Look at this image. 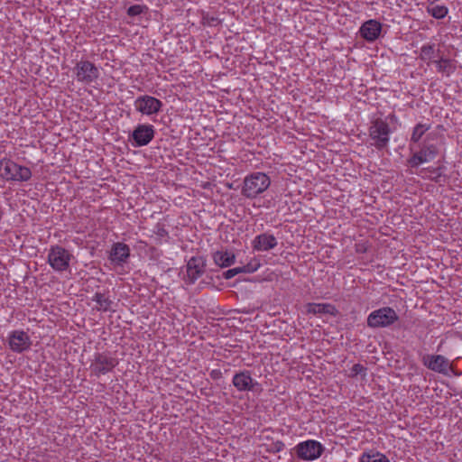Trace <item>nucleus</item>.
<instances>
[{
  "label": "nucleus",
  "instance_id": "nucleus-1",
  "mask_svg": "<svg viewBox=\"0 0 462 462\" xmlns=\"http://www.w3.org/2000/svg\"><path fill=\"white\" fill-rule=\"evenodd\" d=\"M271 184L270 178L263 172H254L244 180L242 195L247 199L256 198L265 191Z\"/></svg>",
  "mask_w": 462,
  "mask_h": 462
},
{
  "label": "nucleus",
  "instance_id": "nucleus-2",
  "mask_svg": "<svg viewBox=\"0 0 462 462\" xmlns=\"http://www.w3.org/2000/svg\"><path fill=\"white\" fill-rule=\"evenodd\" d=\"M399 319L396 311L391 307H382L373 310L366 319L369 328L377 329L389 328Z\"/></svg>",
  "mask_w": 462,
  "mask_h": 462
},
{
  "label": "nucleus",
  "instance_id": "nucleus-3",
  "mask_svg": "<svg viewBox=\"0 0 462 462\" xmlns=\"http://www.w3.org/2000/svg\"><path fill=\"white\" fill-rule=\"evenodd\" d=\"M0 176L6 180L26 181L32 177L28 167L18 165L10 160L0 162Z\"/></svg>",
  "mask_w": 462,
  "mask_h": 462
},
{
  "label": "nucleus",
  "instance_id": "nucleus-4",
  "mask_svg": "<svg viewBox=\"0 0 462 462\" xmlns=\"http://www.w3.org/2000/svg\"><path fill=\"white\" fill-rule=\"evenodd\" d=\"M397 117L390 115L385 120L377 119L370 127V136L373 140L386 143L389 141V134L393 131L391 125L397 124Z\"/></svg>",
  "mask_w": 462,
  "mask_h": 462
},
{
  "label": "nucleus",
  "instance_id": "nucleus-5",
  "mask_svg": "<svg viewBox=\"0 0 462 462\" xmlns=\"http://www.w3.org/2000/svg\"><path fill=\"white\" fill-rule=\"evenodd\" d=\"M76 79L83 84H91L99 77L97 67L89 60H80L73 69Z\"/></svg>",
  "mask_w": 462,
  "mask_h": 462
},
{
  "label": "nucleus",
  "instance_id": "nucleus-6",
  "mask_svg": "<svg viewBox=\"0 0 462 462\" xmlns=\"http://www.w3.org/2000/svg\"><path fill=\"white\" fill-rule=\"evenodd\" d=\"M72 254L60 245L51 246L48 254V263L57 272L66 271L69 266Z\"/></svg>",
  "mask_w": 462,
  "mask_h": 462
},
{
  "label": "nucleus",
  "instance_id": "nucleus-7",
  "mask_svg": "<svg viewBox=\"0 0 462 462\" xmlns=\"http://www.w3.org/2000/svg\"><path fill=\"white\" fill-rule=\"evenodd\" d=\"M437 153L436 146H411L408 165L411 168H418L420 165L432 161Z\"/></svg>",
  "mask_w": 462,
  "mask_h": 462
},
{
  "label": "nucleus",
  "instance_id": "nucleus-8",
  "mask_svg": "<svg viewBox=\"0 0 462 462\" xmlns=\"http://www.w3.org/2000/svg\"><path fill=\"white\" fill-rule=\"evenodd\" d=\"M134 106L142 115L151 116L162 109V102L154 97L143 95L134 100Z\"/></svg>",
  "mask_w": 462,
  "mask_h": 462
},
{
  "label": "nucleus",
  "instance_id": "nucleus-9",
  "mask_svg": "<svg viewBox=\"0 0 462 462\" xmlns=\"http://www.w3.org/2000/svg\"><path fill=\"white\" fill-rule=\"evenodd\" d=\"M295 449L300 459L314 460L322 455L324 447L319 441L307 440L299 443Z\"/></svg>",
  "mask_w": 462,
  "mask_h": 462
},
{
  "label": "nucleus",
  "instance_id": "nucleus-10",
  "mask_svg": "<svg viewBox=\"0 0 462 462\" xmlns=\"http://www.w3.org/2000/svg\"><path fill=\"white\" fill-rule=\"evenodd\" d=\"M232 383L239 392H255L262 390L260 383L252 378L249 370H243L235 374Z\"/></svg>",
  "mask_w": 462,
  "mask_h": 462
},
{
  "label": "nucleus",
  "instance_id": "nucleus-11",
  "mask_svg": "<svg viewBox=\"0 0 462 462\" xmlns=\"http://www.w3.org/2000/svg\"><path fill=\"white\" fill-rule=\"evenodd\" d=\"M206 270V259L203 256H192L187 263L185 281L189 284H193L203 275Z\"/></svg>",
  "mask_w": 462,
  "mask_h": 462
},
{
  "label": "nucleus",
  "instance_id": "nucleus-12",
  "mask_svg": "<svg viewBox=\"0 0 462 462\" xmlns=\"http://www.w3.org/2000/svg\"><path fill=\"white\" fill-rule=\"evenodd\" d=\"M422 364L428 369L445 375L448 374L449 370L453 371L448 359L441 355H425L422 357Z\"/></svg>",
  "mask_w": 462,
  "mask_h": 462
},
{
  "label": "nucleus",
  "instance_id": "nucleus-13",
  "mask_svg": "<svg viewBox=\"0 0 462 462\" xmlns=\"http://www.w3.org/2000/svg\"><path fill=\"white\" fill-rule=\"evenodd\" d=\"M117 364L118 362L114 357L105 354H97L91 365V369L95 375L99 376L100 374H106L111 372Z\"/></svg>",
  "mask_w": 462,
  "mask_h": 462
},
{
  "label": "nucleus",
  "instance_id": "nucleus-14",
  "mask_svg": "<svg viewBox=\"0 0 462 462\" xmlns=\"http://www.w3.org/2000/svg\"><path fill=\"white\" fill-rule=\"evenodd\" d=\"M9 346L14 352L22 353L32 345L29 335L23 330H14L9 336Z\"/></svg>",
  "mask_w": 462,
  "mask_h": 462
},
{
  "label": "nucleus",
  "instance_id": "nucleus-15",
  "mask_svg": "<svg viewBox=\"0 0 462 462\" xmlns=\"http://www.w3.org/2000/svg\"><path fill=\"white\" fill-rule=\"evenodd\" d=\"M154 136V128L152 125H139L133 132L132 137L136 144H148Z\"/></svg>",
  "mask_w": 462,
  "mask_h": 462
},
{
  "label": "nucleus",
  "instance_id": "nucleus-16",
  "mask_svg": "<svg viewBox=\"0 0 462 462\" xmlns=\"http://www.w3.org/2000/svg\"><path fill=\"white\" fill-rule=\"evenodd\" d=\"M276 237L269 233H263L254 237L252 246L255 251H269L277 245Z\"/></svg>",
  "mask_w": 462,
  "mask_h": 462
},
{
  "label": "nucleus",
  "instance_id": "nucleus-17",
  "mask_svg": "<svg viewBox=\"0 0 462 462\" xmlns=\"http://www.w3.org/2000/svg\"><path fill=\"white\" fill-rule=\"evenodd\" d=\"M382 24L376 20H368L360 27L361 36L367 42L375 41L381 33Z\"/></svg>",
  "mask_w": 462,
  "mask_h": 462
},
{
  "label": "nucleus",
  "instance_id": "nucleus-18",
  "mask_svg": "<svg viewBox=\"0 0 462 462\" xmlns=\"http://www.w3.org/2000/svg\"><path fill=\"white\" fill-rule=\"evenodd\" d=\"M130 256V248L124 243H116L110 252L109 259L117 265L125 263Z\"/></svg>",
  "mask_w": 462,
  "mask_h": 462
},
{
  "label": "nucleus",
  "instance_id": "nucleus-19",
  "mask_svg": "<svg viewBox=\"0 0 462 462\" xmlns=\"http://www.w3.org/2000/svg\"><path fill=\"white\" fill-rule=\"evenodd\" d=\"M306 311L313 315L328 314L333 317L338 313L337 308L330 303H308L306 305Z\"/></svg>",
  "mask_w": 462,
  "mask_h": 462
},
{
  "label": "nucleus",
  "instance_id": "nucleus-20",
  "mask_svg": "<svg viewBox=\"0 0 462 462\" xmlns=\"http://www.w3.org/2000/svg\"><path fill=\"white\" fill-rule=\"evenodd\" d=\"M440 57V51L436 48L433 43H426L421 46L420 51V58L426 61L428 64L435 63Z\"/></svg>",
  "mask_w": 462,
  "mask_h": 462
},
{
  "label": "nucleus",
  "instance_id": "nucleus-21",
  "mask_svg": "<svg viewBox=\"0 0 462 462\" xmlns=\"http://www.w3.org/2000/svg\"><path fill=\"white\" fill-rule=\"evenodd\" d=\"M212 257L214 263L221 268L229 267L236 262L235 254L228 251H217Z\"/></svg>",
  "mask_w": 462,
  "mask_h": 462
},
{
  "label": "nucleus",
  "instance_id": "nucleus-22",
  "mask_svg": "<svg viewBox=\"0 0 462 462\" xmlns=\"http://www.w3.org/2000/svg\"><path fill=\"white\" fill-rule=\"evenodd\" d=\"M435 64H436L437 70L439 73H442L443 75H446V76L451 75L456 70L455 61L450 59L443 58L440 56L436 60Z\"/></svg>",
  "mask_w": 462,
  "mask_h": 462
},
{
  "label": "nucleus",
  "instance_id": "nucleus-23",
  "mask_svg": "<svg viewBox=\"0 0 462 462\" xmlns=\"http://www.w3.org/2000/svg\"><path fill=\"white\" fill-rule=\"evenodd\" d=\"M427 12L436 19H443L448 14V9L442 5H430L427 6Z\"/></svg>",
  "mask_w": 462,
  "mask_h": 462
},
{
  "label": "nucleus",
  "instance_id": "nucleus-24",
  "mask_svg": "<svg viewBox=\"0 0 462 462\" xmlns=\"http://www.w3.org/2000/svg\"><path fill=\"white\" fill-rule=\"evenodd\" d=\"M92 300L98 304L97 310L107 311L110 309L112 300L105 296L104 293L96 292L92 297Z\"/></svg>",
  "mask_w": 462,
  "mask_h": 462
},
{
  "label": "nucleus",
  "instance_id": "nucleus-25",
  "mask_svg": "<svg viewBox=\"0 0 462 462\" xmlns=\"http://www.w3.org/2000/svg\"><path fill=\"white\" fill-rule=\"evenodd\" d=\"M359 462H390L389 458L382 453H363L359 458Z\"/></svg>",
  "mask_w": 462,
  "mask_h": 462
},
{
  "label": "nucleus",
  "instance_id": "nucleus-26",
  "mask_svg": "<svg viewBox=\"0 0 462 462\" xmlns=\"http://www.w3.org/2000/svg\"><path fill=\"white\" fill-rule=\"evenodd\" d=\"M430 129V125L427 124H418L411 134V141L417 143L420 140L422 135Z\"/></svg>",
  "mask_w": 462,
  "mask_h": 462
},
{
  "label": "nucleus",
  "instance_id": "nucleus-27",
  "mask_svg": "<svg viewBox=\"0 0 462 462\" xmlns=\"http://www.w3.org/2000/svg\"><path fill=\"white\" fill-rule=\"evenodd\" d=\"M51 152H53V158L51 161V164H62L66 162V156L65 153L59 149V146H53L51 148Z\"/></svg>",
  "mask_w": 462,
  "mask_h": 462
},
{
  "label": "nucleus",
  "instance_id": "nucleus-28",
  "mask_svg": "<svg viewBox=\"0 0 462 462\" xmlns=\"http://www.w3.org/2000/svg\"><path fill=\"white\" fill-rule=\"evenodd\" d=\"M261 266V263L258 260L253 259L245 265L240 266L239 268L242 270V273H252L256 272L259 267Z\"/></svg>",
  "mask_w": 462,
  "mask_h": 462
},
{
  "label": "nucleus",
  "instance_id": "nucleus-29",
  "mask_svg": "<svg viewBox=\"0 0 462 462\" xmlns=\"http://www.w3.org/2000/svg\"><path fill=\"white\" fill-rule=\"evenodd\" d=\"M147 10V7L145 5H134L128 8L127 14L130 16H136L143 13H144Z\"/></svg>",
  "mask_w": 462,
  "mask_h": 462
},
{
  "label": "nucleus",
  "instance_id": "nucleus-30",
  "mask_svg": "<svg viewBox=\"0 0 462 462\" xmlns=\"http://www.w3.org/2000/svg\"><path fill=\"white\" fill-rule=\"evenodd\" d=\"M284 443L281 440H277L275 442H272L267 446L266 450L271 453H278L284 448Z\"/></svg>",
  "mask_w": 462,
  "mask_h": 462
},
{
  "label": "nucleus",
  "instance_id": "nucleus-31",
  "mask_svg": "<svg viewBox=\"0 0 462 462\" xmlns=\"http://www.w3.org/2000/svg\"><path fill=\"white\" fill-rule=\"evenodd\" d=\"M239 273H242V270L239 267H236L224 272L222 276L224 279L229 280Z\"/></svg>",
  "mask_w": 462,
  "mask_h": 462
},
{
  "label": "nucleus",
  "instance_id": "nucleus-32",
  "mask_svg": "<svg viewBox=\"0 0 462 462\" xmlns=\"http://www.w3.org/2000/svg\"><path fill=\"white\" fill-rule=\"evenodd\" d=\"M116 150L121 154H125L127 156V160H131L130 153L136 154L135 151H131L129 146H116Z\"/></svg>",
  "mask_w": 462,
  "mask_h": 462
},
{
  "label": "nucleus",
  "instance_id": "nucleus-33",
  "mask_svg": "<svg viewBox=\"0 0 462 462\" xmlns=\"http://www.w3.org/2000/svg\"><path fill=\"white\" fill-rule=\"evenodd\" d=\"M351 371L355 375L361 374H364V375H365L366 368L360 364H356L353 365Z\"/></svg>",
  "mask_w": 462,
  "mask_h": 462
},
{
  "label": "nucleus",
  "instance_id": "nucleus-34",
  "mask_svg": "<svg viewBox=\"0 0 462 462\" xmlns=\"http://www.w3.org/2000/svg\"><path fill=\"white\" fill-rule=\"evenodd\" d=\"M156 230L154 231V233L160 236V237H165V236H168V231L164 228L163 226H161V225H157L156 226Z\"/></svg>",
  "mask_w": 462,
  "mask_h": 462
},
{
  "label": "nucleus",
  "instance_id": "nucleus-35",
  "mask_svg": "<svg viewBox=\"0 0 462 462\" xmlns=\"http://www.w3.org/2000/svg\"><path fill=\"white\" fill-rule=\"evenodd\" d=\"M210 376L211 378L217 380V379H219L221 376H222V373L220 370H212L211 373H210Z\"/></svg>",
  "mask_w": 462,
  "mask_h": 462
},
{
  "label": "nucleus",
  "instance_id": "nucleus-36",
  "mask_svg": "<svg viewBox=\"0 0 462 462\" xmlns=\"http://www.w3.org/2000/svg\"><path fill=\"white\" fill-rule=\"evenodd\" d=\"M443 167H438L437 169L433 170V172L436 173V176L433 178L435 181H439V178L441 177V173L439 172Z\"/></svg>",
  "mask_w": 462,
  "mask_h": 462
}]
</instances>
